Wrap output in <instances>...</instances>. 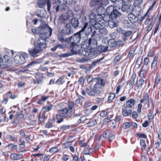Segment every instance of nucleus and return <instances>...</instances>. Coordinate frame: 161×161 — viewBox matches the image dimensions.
<instances>
[{
  "instance_id": "58",
  "label": "nucleus",
  "mask_w": 161,
  "mask_h": 161,
  "mask_svg": "<svg viewBox=\"0 0 161 161\" xmlns=\"http://www.w3.org/2000/svg\"><path fill=\"white\" fill-rule=\"evenodd\" d=\"M51 2L50 0H47V10L49 11L51 7Z\"/></svg>"
},
{
  "instance_id": "12",
  "label": "nucleus",
  "mask_w": 161,
  "mask_h": 161,
  "mask_svg": "<svg viewBox=\"0 0 161 161\" xmlns=\"http://www.w3.org/2000/svg\"><path fill=\"white\" fill-rule=\"evenodd\" d=\"M83 31H80L75 34L73 36L69 38L68 39L72 43H77L79 42L80 39V33Z\"/></svg>"
},
{
  "instance_id": "54",
  "label": "nucleus",
  "mask_w": 161,
  "mask_h": 161,
  "mask_svg": "<svg viewBox=\"0 0 161 161\" xmlns=\"http://www.w3.org/2000/svg\"><path fill=\"white\" fill-rule=\"evenodd\" d=\"M62 80V79L61 78H60L57 80L56 82V83L57 84H63V83L64 81L61 82Z\"/></svg>"
},
{
  "instance_id": "52",
  "label": "nucleus",
  "mask_w": 161,
  "mask_h": 161,
  "mask_svg": "<svg viewBox=\"0 0 161 161\" xmlns=\"http://www.w3.org/2000/svg\"><path fill=\"white\" fill-rule=\"evenodd\" d=\"M35 84H41L42 83V80L40 78L37 79L36 81H34Z\"/></svg>"
},
{
  "instance_id": "31",
  "label": "nucleus",
  "mask_w": 161,
  "mask_h": 161,
  "mask_svg": "<svg viewBox=\"0 0 161 161\" xmlns=\"http://www.w3.org/2000/svg\"><path fill=\"white\" fill-rule=\"evenodd\" d=\"M148 95L147 93H146L143 99L140 100V102L141 103H144L146 104L148 101Z\"/></svg>"
},
{
  "instance_id": "15",
  "label": "nucleus",
  "mask_w": 161,
  "mask_h": 161,
  "mask_svg": "<svg viewBox=\"0 0 161 161\" xmlns=\"http://www.w3.org/2000/svg\"><path fill=\"white\" fill-rule=\"evenodd\" d=\"M103 137L105 139L109 138V141H112L115 138V136L114 135H111L109 131H106L104 132L103 135Z\"/></svg>"
},
{
  "instance_id": "38",
  "label": "nucleus",
  "mask_w": 161,
  "mask_h": 161,
  "mask_svg": "<svg viewBox=\"0 0 161 161\" xmlns=\"http://www.w3.org/2000/svg\"><path fill=\"white\" fill-rule=\"evenodd\" d=\"M131 125V124L129 122H127L124 123L123 125V128L124 129H127Z\"/></svg>"
},
{
  "instance_id": "24",
  "label": "nucleus",
  "mask_w": 161,
  "mask_h": 161,
  "mask_svg": "<svg viewBox=\"0 0 161 161\" xmlns=\"http://www.w3.org/2000/svg\"><path fill=\"white\" fill-rule=\"evenodd\" d=\"M108 47L103 46H99L97 47V50L99 53H102L105 51L107 49Z\"/></svg>"
},
{
  "instance_id": "55",
  "label": "nucleus",
  "mask_w": 161,
  "mask_h": 161,
  "mask_svg": "<svg viewBox=\"0 0 161 161\" xmlns=\"http://www.w3.org/2000/svg\"><path fill=\"white\" fill-rule=\"evenodd\" d=\"M93 80V77L92 76H89L87 77L86 80L88 82L90 83Z\"/></svg>"
},
{
  "instance_id": "4",
  "label": "nucleus",
  "mask_w": 161,
  "mask_h": 161,
  "mask_svg": "<svg viewBox=\"0 0 161 161\" xmlns=\"http://www.w3.org/2000/svg\"><path fill=\"white\" fill-rule=\"evenodd\" d=\"M81 48L80 45H78L75 43H72L71 46L72 54L70 53L61 54L59 55V56L60 57L65 58L73 54L80 53V52Z\"/></svg>"
},
{
  "instance_id": "40",
  "label": "nucleus",
  "mask_w": 161,
  "mask_h": 161,
  "mask_svg": "<svg viewBox=\"0 0 161 161\" xmlns=\"http://www.w3.org/2000/svg\"><path fill=\"white\" fill-rule=\"evenodd\" d=\"M41 12L42 13L40 14H36V15L37 17L42 18L45 16V14H46V11L44 10H42V11H41Z\"/></svg>"
},
{
  "instance_id": "48",
  "label": "nucleus",
  "mask_w": 161,
  "mask_h": 161,
  "mask_svg": "<svg viewBox=\"0 0 161 161\" xmlns=\"http://www.w3.org/2000/svg\"><path fill=\"white\" fill-rule=\"evenodd\" d=\"M149 59L148 58L146 57L144 58L143 63L146 66H147L149 64Z\"/></svg>"
},
{
  "instance_id": "64",
  "label": "nucleus",
  "mask_w": 161,
  "mask_h": 161,
  "mask_svg": "<svg viewBox=\"0 0 161 161\" xmlns=\"http://www.w3.org/2000/svg\"><path fill=\"white\" fill-rule=\"evenodd\" d=\"M84 79L83 77H80L79 78L78 81L82 85L84 83Z\"/></svg>"
},
{
  "instance_id": "13",
  "label": "nucleus",
  "mask_w": 161,
  "mask_h": 161,
  "mask_svg": "<svg viewBox=\"0 0 161 161\" xmlns=\"http://www.w3.org/2000/svg\"><path fill=\"white\" fill-rule=\"evenodd\" d=\"M117 31L119 33H121L124 36V37L123 40L124 41H125L127 39L126 37L129 36L131 33V31H125L120 27H118L117 28Z\"/></svg>"
},
{
  "instance_id": "34",
  "label": "nucleus",
  "mask_w": 161,
  "mask_h": 161,
  "mask_svg": "<svg viewBox=\"0 0 161 161\" xmlns=\"http://www.w3.org/2000/svg\"><path fill=\"white\" fill-rule=\"evenodd\" d=\"M53 120L52 119L48 120V122L45 125V127L47 128H49L53 126Z\"/></svg>"
},
{
  "instance_id": "22",
  "label": "nucleus",
  "mask_w": 161,
  "mask_h": 161,
  "mask_svg": "<svg viewBox=\"0 0 161 161\" xmlns=\"http://www.w3.org/2000/svg\"><path fill=\"white\" fill-rule=\"evenodd\" d=\"M97 14L104 15L105 13V9L102 7H99L96 10Z\"/></svg>"
},
{
  "instance_id": "9",
  "label": "nucleus",
  "mask_w": 161,
  "mask_h": 161,
  "mask_svg": "<svg viewBox=\"0 0 161 161\" xmlns=\"http://www.w3.org/2000/svg\"><path fill=\"white\" fill-rule=\"evenodd\" d=\"M41 24L40 25L38 28V30H36V28H32V33L34 34H40V36L42 34H44V36H46L47 33H49V31L48 30H44L42 31H41L39 30V28L42 25H46L49 28H50L49 26L45 22V21L43 20H41ZM40 38V36H39V38Z\"/></svg>"
},
{
  "instance_id": "62",
  "label": "nucleus",
  "mask_w": 161,
  "mask_h": 161,
  "mask_svg": "<svg viewBox=\"0 0 161 161\" xmlns=\"http://www.w3.org/2000/svg\"><path fill=\"white\" fill-rule=\"evenodd\" d=\"M58 48H64L66 47V46L64 45L58 44L57 45Z\"/></svg>"
},
{
  "instance_id": "7",
  "label": "nucleus",
  "mask_w": 161,
  "mask_h": 161,
  "mask_svg": "<svg viewBox=\"0 0 161 161\" xmlns=\"http://www.w3.org/2000/svg\"><path fill=\"white\" fill-rule=\"evenodd\" d=\"M97 81L94 85L93 89L95 90L98 95L101 92V89L102 86H104L105 85V81L101 78H97Z\"/></svg>"
},
{
  "instance_id": "10",
  "label": "nucleus",
  "mask_w": 161,
  "mask_h": 161,
  "mask_svg": "<svg viewBox=\"0 0 161 161\" xmlns=\"http://www.w3.org/2000/svg\"><path fill=\"white\" fill-rule=\"evenodd\" d=\"M73 107V106H72L71 107L69 106V108H66L63 109L59 110L58 111V112L62 117L65 118L71 114Z\"/></svg>"
},
{
  "instance_id": "63",
  "label": "nucleus",
  "mask_w": 161,
  "mask_h": 161,
  "mask_svg": "<svg viewBox=\"0 0 161 161\" xmlns=\"http://www.w3.org/2000/svg\"><path fill=\"white\" fill-rule=\"evenodd\" d=\"M69 158L68 155H65L63 157L62 159L63 160L66 161L68 160Z\"/></svg>"
},
{
  "instance_id": "45",
  "label": "nucleus",
  "mask_w": 161,
  "mask_h": 161,
  "mask_svg": "<svg viewBox=\"0 0 161 161\" xmlns=\"http://www.w3.org/2000/svg\"><path fill=\"white\" fill-rule=\"evenodd\" d=\"M142 2L143 1L142 0H136L134 1V4L135 6H138L141 4Z\"/></svg>"
},
{
  "instance_id": "36",
  "label": "nucleus",
  "mask_w": 161,
  "mask_h": 161,
  "mask_svg": "<svg viewBox=\"0 0 161 161\" xmlns=\"http://www.w3.org/2000/svg\"><path fill=\"white\" fill-rule=\"evenodd\" d=\"M48 98V96H42L41 99L38 101L37 103L38 104H41L42 102H45Z\"/></svg>"
},
{
  "instance_id": "32",
  "label": "nucleus",
  "mask_w": 161,
  "mask_h": 161,
  "mask_svg": "<svg viewBox=\"0 0 161 161\" xmlns=\"http://www.w3.org/2000/svg\"><path fill=\"white\" fill-rule=\"evenodd\" d=\"M144 80L142 79H140L138 80L136 84V86L138 88H140L142 87L143 84L144 83Z\"/></svg>"
},
{
  "instance_id": "17",
  "label": "nucleus",
  "mask_w": 161,
  "mask_h": 161,
  "mask_svg": "<svg viewBox=\"0 0 161 161\" xmlns=\"http://www.w3.org/2000/svg\"><path fill=\"white\" fill-rule=\"evenodd\" d=\"M135 102L134 99H130L126 102L125 107L128 108H131L134 107Z\"/></svg>"
},
{
  "instance_id": "43",
  "label": "nucleus",
  "mask_w": 161,
  "mask_h": 161,
  "mask_svg": "<svg viewBox=\"0 0 161 161\" xmlns=\"http://www.w3.org/2000/svg\"><path fill=\"white\" fill-rule=\"evenodd\" d=\"M115 97V95L114 93H110L109 94L108 97V101H111L114 99Z\"/></svg>"
},
{
  "instance_id": "60",
  "label": "nucleus",
  "mask_w": 161,
  "mask_h": 161,
  "mask_svg": "<svg viewBox=\"0 0 161 161\" xmlns=\"http://www.w3.org/2000/svg\"><path fill=\"white\" fill-rule=\"evenodd\" d=\"M142 106V105L141 103L138 104V107L137 110V111L138 113H140L141 112Z\"/></svg>"
},
{
  "instance_id": "39",
  "label": "nucleus",
  "mask_w": 161,
  "mask_h": 161,
  "mask_svg": "<svg viewBox=\"0 0 161 161\" xmlns=\"http://www.w3.org/2000/svg\"><path fill=\"white\" fill-rule=\"evenodd\" d=\"M135 52V49L132 48L131 49L130 51L129 54L128 55V57L130 58L132 57Z\"/></svg>"
},
{
  "instance_id": "33",
  "label": "nucleus",
  "mask_w": 161,
  "mask_h": 161,
  "mask_svg": "<svg viewBox=\"0 0 161 161\" xmlns=\"http://www.w3.org/2000/svg\"><path fill=\"white\" fill-rule=\"evenodd\" d=\"M45 0H38L37 2V5L40 8H42L44 6Z\"/></svg>"
},
{
  "instance_id": "37",
  "label": "nucleus",
  "mask_w": 161,
  "mask_h": 161,
  "mask_svg": "<svg viewBox=\"0 0 161 161\" xmlns=\"http://www.w3.org/2000/svg\"><path fill=\"white\" fill-rule=\"evenodd\" d=\"M136 76H133V75L130 81V82L129 83V85L130 86H133L135 83V79L136 78Z\"/></svg>"
},
{
  "instance_id": "42",
  "label": "nucleus",
  "mask_w": 161,
  "mask_h": 161,
  "mask_svg": "<svg viewBox=\"0 0 161 161\" xmlns=\"http://www.w3.org/2000/svg\"><path fill=\"white\" fill-rule=\"evenodd\" d=\"M146 72V70L145 69H141L139 73V76L141 78H143L144 77Z\"/></svg>"
},
{
  "instance_id": "8",
  "label": "nucleus",
  "mask_w": 161,
  "mask_h": 161,
  "mask_svg": "<svg viewBox=\"0 0 161 161\" xmlns=\"http://www.w3.org/2000/svg\"><path fill=\"white\" fill-rule=\"evenodd\" d=\"M28 56V54L25 53L16 55L14 58V62L16 64H23L26 62L25 59L27 58Z\"/></svg>"
},
{
  "instance_id": "14",
  "label": "nucleus",
  "mask_w": 161,
  "mask_h": 161,
  "mask_svg": "<svg viewBox=\"0 0 161 161\" xmlns=\"http://www.w3.org/2000/svg\"><path fill=\"white\" fill-rule=\"evenodd\" d=\"M86 92L88 94L91 96H94L98 95L96 91L91 87L88 86L86 89Z\"/></svg>"
},
{
  "instance_id": "2",
  "label": "nucleus",
  "mask_w": 161,
  "mask_h": 161,
  "mask_svg": "<svg viewBox=\"0 0 161 161\" xmlns=\"http://www.w3.org/2000/svg\"><path fill=\"white\" fill-rule=\"evenodd\" d=\"M96 16V14L92 12L90 14L89 17L90 19V21L89 23V25L87 22L84 21L82 22L83 26L82 28L80 31H85L86 35H88L91 33L92 29V27L94 26L97 29L99 28V26L101 25V24L97 22L95 18Z\"/></svg>"
},
{
  "instance_id": "27",
  "label": "nucleus",
  "mask_w": 161,
  "mask_h": 161,
  "mask_svg": "<svg viewBox=\"0 0 161 161\" xmlns=\"http://www.w3.org/2000/svg\"><path fill=\"white\" fill-rule=\"evenodd\" d=\"M158 56H155L153 62L152 63L151 68L152 69H154L155 68L157 65L158 60Z\"/></svg>"
},
{
  "instance_id": "29",
  "label": "nucleus",
  "mask_w": 161,
  "mask_h": 161,
  "mask_svg": "<svg viewBox=\"0 0 161 161\" xmlns=\"http://www.w3.org/2000/svg\"><path fill=\"white\" fill-rule=\"evenodd\" d=\"M97 124V122L96 120H90L88 122L86 125L87 127H93Z\"/></svg>"
},
{
  "instance_id": "25",
  "label": "nucleus",
  "mask_w": 161,
  "mask_h": 161,
  "mask_svg": "<svg viewBox=\"0 0 161 161\" xmlns=\"http://www.w3.org/2000/svg\"><path fill=\"white\" fill-rule=\"evenodd\" d=\"M71 24L75 28H77L79 24V21L77 19L72 18L71 19Z\"/></svg>"
},
{
  "instance_id": "56",
  "label": "nucleus",
  "mask_w": 161,
  "mask_h": 161,
  "mask_svg": "<svg viewBox=\"0 0 161 161\" xmlns=\"http://www.w3.org/2000/svg\"><path fill=\"white\" fill-rule=\"evenodd\" d=\"M107 114V111H103L100 113V115L102 117H104Z\"/></svg>"
},
{
  "instance_id": "20",
  "label": "nucleus",
  "mask_w": 161,
  "mask_h": 161,
  "mask_svg": "<svg viewBox=\"0 0 161 161\" xmlns=\"http://www.w3.org/2000/svg\"><path fill=\"white\" fill-rule=\"evenodd\" d=\"M102 3V0H91L90 5L91 7H95L97 5H101Z\"/></svg>"
},
{
  "instance_id": "57",
  "label": "nucleus",
  "mask_w": 161,
  "mask_h": 161,
  "mask_svg": "<svg viewBox=\"0 0 161 161\" xmlns=\"http://www.w3.org/2000/svg\"><path fill=\"white\" fill-rule=\"evenodd\" d=\"M123 44V42L119 40L117 41L115 43V44L117 46H120L121 45H122Z\"/></svg>"
},
{
  "instance_id": "18",
  "label": "nucleus",
  "mask_w": 161,
  "mask_h": 161,
  "mask_svg": "<svg viewBox=\"0 0 161 161\" xmlns=\"http://www.w3.org/2000/svg\"><path fill=\"white\" fill-rule=\"evenodd\" d=\"M127 108L125 107L122 108V114L125 117L128 116L130 115L132 113V110L131 109L128 110Z\"/></svg>"
},
{
  "instance_id": "16",
  "label": "nucleus",
  "mask_w": 161,
  "mask_h": 161,
  "mask_svg": "<svg viewBox=\"0 0 161 161\" xmlns=\"http://www.w3.org/2000/svg\"><path fill=\"white\" fill-rule=\"evenodd\" d=\"M128 18L129 20L132 23L137 22L139 19L138 17L136 16L132 13L128 14Z\"/></svg>"
},
{
  "instance_id": "41",
  "label": "nucleus",
  "mask_w": 161,
  "mask_h": 161,
  "mask_svg": "<svg viewBox=\"0 0 161 161\" xmlns=\"http://www.w3.org/2000/svg\"><path fill=\"white\" fill-rule=\"evenodd\" d=\"M118 23H114V22L110 21L108 23V25L109 27L111 28L114 27H116L118 26Z\"/></svg>"
},
{
  "instance_id": "6",
  "label": "nucleus",
  "mask_w": 161,
  "mask_h": 161,
  "mask_svg": "<svg viewBox=\"0 0 161 161\" xmlns=\"http://www.w3.org/2000/svg\"><path fill=\"white\" fill-rule=\"evenodd\" d=\"M83 56H85L82 58V62L85 63L91 58H93V54L92 52H91L90 50H88L87 49H83L80 50V52Z\"/></svg>"
},
{
  "instance_id": "35",
  "label": "nucleus",
  "mask_w": 161,
  "mask_h": 161,
  "mask_svg": "<svg viewBox=\"0 0 161 161\" xmlns=\"http://www.w3.org/2000/svg\"><path fill=\"white\" fill-rule=\"evenodd\" d=\"M140 144L141 149L143 151L145 149L147 146L145 141L142 139L140 141Z\"/></svg>"
},
{
  "instance_id": "51",
  "label": "nucleus",
  "mask_w": 161,
  "mask_h": 161,
  "mask_svg": "<svg viewBox=\"0 0 161 161\" xmlns=\"http://www.w3.org/2000/svg\"><path fill=\"white\" fill-rule=\"evenodd\" d=\"M132 114V117L133 118L136 119L138 117V115L135 111H133Z\"/></svg>"
},
{
  "instance_id": "3",
  "label": "nucleus",
  "mask_w": 161,
  "mask_h": 161,
  "mask_svg": "<svg viewBox=\"0 0 161 161\" xmlns=\"http://www.w3.org/2000/svg\"><path fill=\"white\" fill-rule=\"evenodd\" d=\"M53 7L56 9L57 12L62 11L67 8L64 5L67 3L66 0H52Z\"/></svg>"
},
{
  "instance_id": "30",
  "label": "nucleus",
  "mask_w": 161,
  "mask_h": 161,
  "mask_svg": "<svg viewBox=\"0 0 161 161\" xmlns=\"http://www.w3.org/2000/svg\"><path fill=\"white\" fill-rule=\"evenodd\" d=\"M60 114H57L56 115L55 118H54V120H57V122L60 123L63 121V119L62 118Z\"/></svg>"
},
{
  "instance_id": "23",
  "label": "nucleus",
  "mask_w": 161,
  "mask_h": 161,
  "mask_svg": "<svg viewBox=\"0 0 161 161\" xmlns=\"http://www.w3.org/2000/svg\"><path fill=\"white\" fill-rule=\"evenodd\" d=\"M108 44V46L111 49H114L115 47V44L114 40L113 39H111L108 40H107Z\"/></svg>"
},
{
  "instance_id": "50",
  "label": "nucleus",
  "mask_w": 161,
  "mask_h": 161,
  "mask_svg": "<svg viewBox=\"0 0 161 161\" xmlns=\"http://www.w3.org/2000/svg\"><path fill=\"white\" fill-rule=\"evenodd\" d=\"M7 96L8 97L11 98L12 99H14L15 98L16 96L15 95H12L11 92L10 91L9 92L7 95Z\"/></svg>"
},
{
  "instance_id": "26",
  "label": "nucleus",
  "mask_w": 161,
  "mask_h": 161,
  "mask_svg": "<svg viewBox=\"0 0 161 161\" xmlns=\"http://www.w3.org/2000/svg\"><path fill=\"white\" fill-rule=\"evenodd\" d=\"M95 18L96 20L97 21V22H98V23H99L101 21H102L103 19V20L105 21L104 17H103V15H99L98 14H96V16L95 17Z\"/></svg>"
},
{
  "instance_id": "1",
  "label": "nucleus",
  "mask_w": 161,
  "mask_h": 161,
  "mask_svg": "<svg viewBox=\"0 0 161 161\" xmlns=\"http://www.w3.org/2000/svg\"><path fill=\"white\" fill-rule=\"evenodd\" d=\"M40 31L48 30L49 33L46 36L42 34L40 36V38L38 39L34 43L35 47L32 50L29 49L28 50L30 54L32 57H35L37 56V54L41 52L46 46V44L45 43V40L47 38L50 36L51 35L52 29L47 26L46 25H42L39 28Z\"/></svg>"
},
{
  "instance_id": "21",
  "label": "nucleus",
  "mask_w": 161,
  "mask_h": 161,
  "mask_svg": "<svg viewBox=\"0 0 161 161\" xmlns=\"http://www.w3.org/2000/svg\"><path fill=\"white\" fill-rule=\"evenodd\" d=\"M22 155L21 154H17L13 153L10 155V158L11 159L14 160H17L22 158Z\"/></svg>"
},
{
  "instance_id": "11",
  "label": "nucleus",
  "mask_w": 161,
  "mask_h": 161,
  "mask_svg": "<svg viewBox=\"0 0 161 161\" xmlns=\"http://www.w3.org/2000/svg\"><path fill=\"white\" fill-rule=\"evenodd\" d=\"M73 16V12L70 10H68L66 13L62 14L60 16V21L61 22L65 21L69 19L71 16Z\"/></svg>"
},
{
  "instance_id": "61",
  "label": "nucleus",
  "mask_w": 161,
  "mask_h": 161,
  "mask_svg": "<svg viewBox=\"0 0 161 161\" xmlns=\"http://www.w3.org/2000/svg\"><path fill=\"white\" fill-rule=\"evenodd\" d=\"M4 59L5 61L8 62L10 60L9 58L7 55H5L4 56Z\"/></svg>"
},
{
  "instance_id": "44",
  "label": "nucleus",
  "mask_w": 161,
  "mask_h": 161,
  "mask_svg": "<svg viewBox=\"0 0 161 161\" xmlns=\"http://www.w3.org/2000/svg\"><path fill=\"white\" fill-rule=\"evenodd\" d=\"M8 148L11 150H16L17 147L15 145L13 144H9L8 145Z\"/></svg>"
},
{
  "instance_id": "47",
  "label": "nucleus",
  "mask_w": 161,
  "mask_h": 161,
  "mask_svg": "<svg viewBox=\"0 0 161 161\" xmlns=\"http://www.w3.org/2000/svg\"><path fill=\"white\" fill-rule=\"evenodd\" d=\"M58 150V149L57 147H54L51 148L49 150L50 153H54L56 152Z\"/></svg>"
},
{
  "instance_id": "19",
  "label": "nucleus",
  "mask_w": 161,
  "mask_h": 161,
  "mask_svg": "<svg viewBox=\"0 0 161 161\" xmlns=\"http://www.w3.org/2000/svg\"><path fill=\"white\" fill-rule=\"evenodd\" d=\"M99 28H100L99 30V33L98 34L100 37H103L104 36L106 35L108 33V31L105 28H100V27Z\"/></svg>"
},
{
  "instance_id": "28",
  "label": "nucleus",
  "mask_w": 161,
  "mask_h": 161,
  "mask_svg": "<svg viewBox=\"0 0 161 161\" xmlns=\"http://www.w3.org/2000/svg\"><path fill=\"white\" fill-rule=\"evenodd\" d=\"M53 107V105L50 104L42 108V110L44 112H46L52 110Z\"/></svg>"
},
{
  "instance_id": "59",
  "label": "nucleus",
  "mask_w": 161,
  "mask_h": 161,
  "mask_svg": "<svg viewBox=\"0 0 161 161\" xmlns=\"http://www.w3.org/2000/svg\"><path fill=\"white\" fill-rule=\"evenodd\" d=\"M150 3H152V4L149 7V8H148V11H149L151 10H152L153 8V7L155 5V3H153V2H150Z\"/></svg>"
},
{
  "instance_id": "49",
  "label": "nucleus",
  "mask_w": 161,
  "mask_h": 161,
  "mask_svg": "<svg viewBox=\"0 0 161 161\" xmlns=\"http://www.w3.org/2000/svg\"><path fill=\"white\" fill-rule=\"evenodd\" d=\"M154 22L152 21L151 23L149 25L148 27L147 31V32H149L152 29V27L153 26L154 23Z\"/></svg>"
},
{
  "instance_id": "53",
  "label": "nucleus",
  "mask_w": 161,
  "mask_h": 161,
  "mask_svg": "<svg viewBox=\"0 0 161 161\" xmlns=\"http://www.w3.org/2000/svg\"><path fill=\"white\" fill-rule=\"evenodd\" d=\"M86 119V117L85 116H83L80 117V119L78 120L79 123L80 122H82L85 121Z\"/></svg>"
},
{
  "instance_id": "5",
  "label": "nucleus",
  "mask_w": 161,
  "mask_h": 161,
  "mask_svg": "<svg viewBox=\"0 0 161 161\" xmlns=\"http://www.w3.org/2000/svg\"><path fill=\"white\" fill-rule=\"evenodd\" d=\"M106 12L110 17L112 19H115L117 17L121 15V13L115 9L113 6L108 7L106 10Z\"/></svg>"
},
{
  "instance_id": "46",
  "label": "nucleus",
  "mask_w": 161,
  "mask_h": 161,
  "mask_svg": "<svg viewBox=\"0 0 161 161\" xmlns=\"http://www.w3.org/2000/svg\"><path fill=\"white\" fill-rule=\"evenodd\" d=\"M70 125H63L61 127L60 129L63 131L65 130L70 128Z\"/></svg>"
}]
</instances>
